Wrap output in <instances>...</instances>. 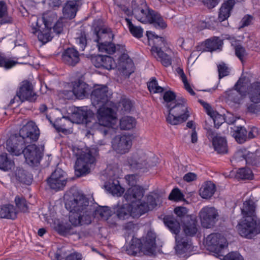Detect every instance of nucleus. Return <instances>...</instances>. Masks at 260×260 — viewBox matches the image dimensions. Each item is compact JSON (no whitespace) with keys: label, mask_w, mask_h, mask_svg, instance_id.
<instances>
[{"label":"nucleus","mask_w":260,"mask_h":260,"mask_svg":"<svg viewBox=\"0 0 260 260\" xmlns=\"http://www.w3.org/2000/svg\"><path fill=\"white\" fill-rule=\"evenodd\" d=\"M218 217L217 210L213 207H204L199 212L201 224L205 228H211L213 226L218 220Z\"/></svg>","instance_id":"f8f14e48"},{"label":"nucleus","mask_w":260,"mask_h":260,"mask_svg":"<svg viewBox=\"0 0 260 260\" xmlns=\"http://www.w3.org/2000/svg\"><path fill=\"white\" fill-rule=\"evenodd\" d=\"M82 4V0L67 1L62 8L63 18L69 19L74 18Z\"/></svg>","instance_id":"4be33fe9"},{"label":"nucleus","mask_w":260,"mask_h":260,"mask_svg":"<svg viewBox=\"0 0 260 260\" xmlns=\"http://www.w3.org/2000/svg\"><path fill=\"white\" fill-rule=\"evenodd\" d=\"M41 20L36 16H32L29 19V23L31 28V31L32 33L35 34L39 32L38 34V38L39 40L42 42L43 44L47 43L52 39L51 36V27H46L42 28L39 25V22H42Z\"/></svg>","instance_id":"9d476101"},{"label":"nucleus","mask_w":260,"mask_h":260,"mask_svg":"<svg viewBox=\"0 0 260 260\" xmlns=\"http://www.w3.org/2000/svg\"><path fill=\"white\" fill-rule=\"evenodd\" d=\"M95 214L106 220L112 215V211L108 206H99L95 210Z\"/></svg>","instance_id":"49530a36"},{"label":"nucleus","mask_w":260,"mask_h":260,"mask_svg":"<svg viewBox=\"0 0 260 260\" xmlns=\"http://www.w3.org/2000/svg\"><path fill=\"white\" fill-rule=\"evenodd\" d=\"M23 153L26 162L31 166L37 165L40 162L42 153L35 144L29 145L23 150Z\"/></svg>","instance_id":"aec40b11"},{"label":"nucleus","mask_w":260,"mask_h":260,"mask_svg":"<svg viewBox=\"0 0 260 260\" xmlns=\"http://www.w3.org/2000/svg\"><path fill=\"white\" fill-rule=\"evenodd\" d=\"M89 86L85 82L78 81L73 84L72 92L78 99H83L88 94Z\"/></svg>","instance_id":"bb28decb"},{"label":"nucleus","mask_w":260,"mask_h":260,"mask_svg":"<svg viewBox=\"0 0 260 260\" xmlns=\"http://www.w3.org/2000/svg\"><path fill=\"white\" fill-rule=\"evenodd\" d=\"M133 15L142 23L153 24L156 28H165L167 27V24L160 15L148 9L147 6L145 8H141L134 11L133 12Z\"/></svg>","instance_id":"20e7f679"},{"label":"nucleus","mask_w":260,"mask_h":260,"mask_svg":"<svg viewBox=\"0 0 260 260\" xmlns=\"http://www.w3.org/2000/svg\"><path fill=\"white\" fill-rule=\"evenodd\" d=\"M233 135L236 140L239 143H243L247 138V132L243 126H237L234 129Z\"/></svg>","instance_id":"37998d69"},{"label":"nucleus","mask_w":260,"mask_h":260,"mask_svg":"<svg viewBox=\"0 0 260 260\" xmlns=\"http://www.w3.org/2000/svg\"><path fill=\"white\" fill-rule=\"evenodd\" d=\"M183 197V195L178 188L173 189L169 196V199L174 201H180Z\"/></svg>","instance_id":"338daca9"},{"label":"nucleus","mask_w":260,"mask_h":260,"mask_svg":"<svg viewBox=\"0 0 260 260\" xmlns=\"http://www.w3.org/2000/svg\"><path fill=\"white\" fill-rule=\"evenodd\" d=\"M11 175L13 177H15L16 179L22 183H27L26 174L25 171L20 167H16V169L13 170Z\"/></svg>","instance_id":"de8ad7c7"},{"label":"nucleus","mask_w":260,"mask_h":260,"mask_svg":"<svg viewBox=\"0 0 260 260\" xmlns=\"http://www.w3.org/2000/svg\"><path fill=\"white\" fill-rule=\"evenodd\" d=\"M37 95L34 90L32 84L27 80L22 81L19 85L16 95L11 100L9 105L16 103L18 105L25 101L34 102L37 99Z\"/></svg>","instance_id":"39448f33"},{"label":"nucleus","mask_w":260,"mask_h":260,"mask_svg":"<svg viewBox=\"0 0 260 260\" xmlns=\"http://www.w3.org/2000/svg\"><path fill=\"white\" fill-rule=\"evenodd\" d=\"M147 6V4L145 0H133L132 2V13L134 11L145 8Z\"/></svg>","instance_id":"69168bd1"},{"label":"nucleus","mask_w":260,"mask_h":260,"mask_svg":"<svg viewBox=\"0 0 260 260\" xmlns=\"http://www.w3.org/2000/svg\"><path fill=\"white\" fill-rule=\"evenodd\" d=\"M114 65V60L111 57L107 55H104L102 68L107 70H110L112 69Z\"/></svg>","instance_id":"0e129e2a"},{"label":"nucleus","mask_w":260,"mask_h":260,"mask_svg":"<svg viewBox=\"0 0 260 260\" xmlns=\"http://www.w3.org/2000/svg\"><path fill=\"white\" fill-rule=\"evenodd\" d=\"M156 53L152 54V55L158 60L160 61L162 64L168 67L172 64V58L168 54L165 53L162 50H157V49H154L153 50Z\"/></svg>","instance_id":"e433bc0d"},{"label":"nucleus","mask_w":260,"mask_h":260,"mask_svg":"<svg viewBox=\"0 0 260 260\" xmlns=\"http://www.w3.org/2000/svg\"><path fill=\"white\" fill-rule=\"evenodd\" d=\"M234 159L237 161L245 160L247 164L256 166L260 163V152L256 151L251 153L245 148H242L235 153Z\"/></svg>","instance_id":"a211bd4d"},{"label":"nucleus","mask_w":260,"mask_h":260,"mask_svg":"<svg viewBox=\"0 0 260 260\" xmlns=\"http://www.w3.org/2000/svg\"><path fill=\"white\" fill-rule=\"evenodd\" d=\"M97 45L99 51L103 53L111 54L115 53L116 51V47L111 42L106 43H101V44H98Z\"/></svg>","instance_id":"09e8293b"},{"label":"nucleus","mask_w":260,"mask_h":260,"mask_svg":"<svg viewBox=\"0 0 260 260\" xmlns=\"http://www.w3.org/2000/svg\"><path fill=\"white\" fill-rule=\"evenodd\" d=\"M209 253L217 257H223V260H244L238 252H232L224 256L228 250V245H203Z\"/></svg>","instance_id":"6e6552de"},{"label":"nucleus","mask_w":260,"mask_h":260,"mask_svg":"<svg viewBox=\"0 0 260 260\" xmlns=\"http://www.w3.org/2000/svg\"><path fill=\"white\" fill-rule=\"evenodd\" d=\"M110 94L106 86H99L95 87L91 92V100L93 106L101 107L108 103Z\"/></svg>","instance_id":"dca6fc26"},{"label":"nucleus","mask_w":260,"mask_h":260,"mask_svg":"<svg viewBox=\"0 0 260 260\" xmlns=\"http://www.w3.org/2000/svg\"><path fill=\"white\" fill-rule=\"evenodd\" d=\"M147 36L148 38L149 44L151 43L153 44L151 48L152 54H155L156 52L153 50L156 48L157 50H162V49L166 47V42L164 38L159 37L158 36L155 35L152 31H147Z\"/></svg>","instance_id":"393cba45"},{"label":"nucleus","mask_w":260,"mask_h":260,"mask_svg":"<svg viewBox=\"0 0 260 260\" xmlns=\"http://www.w3.org/2000/svg\"><path fill=\"white\" fill-rule=\"evenodd\" d=\"M165 224L172 233L177 234L180 231V225L178 221L173 217H167L165 219Z\"/></svg>","instance_id":"c03bdc74"},{"label":"nucleus","mask_w":260,"mask_h":260,"mask_svg":"<svg viewBox=\"0 0 260 260\" xmlns=\"http://www.w3.org/2000/svg\"><path fill=\"white\" fill-rule=\"evenodd\" d=\"M238 229L241 236L251 239L260 233V220L256 216L243 217L238 224Z\"/></svg>","instance_id":"423d86ee"},{"label":"nucleus","mask_w":260,"mask_h":260,"mask_svg":"<svg viewBox=\"0 0 260 260\" xmlns=\"http://www.w3.org/2000/svg\"><path fill=\"white\" fill-rule=\"evenodd\" d=\"M42 18L44 26L51 27V23L57 19V16L53 12L48 11L43 14Z\"/></svg>","instance_id":"3c124183"},{"label":"nucleus","mask_w":260,"mask_h":260,"mask_svg":"<svg viewBox=\"0 0 260 260\" xmlns=\"http://www.w3.org/2000/svg\"><path fill=\"white\" fill-rule=\"evenodd\" d=\"M235 43L234 44L232 42V45L234 46L235 54L242 62H243L247 55V53L242 46L237 45L236 41H235Z\"/></svg>","instance_id":"5fc2aeb1"},{"label":"nucleus","mask_w":260,"mask_h":260,"mask_svg":"<svg viewBox=\"0 0 260 260\" xmlns=\"http://www.w3.org/2000/svg\"><path fill=\"white\" fill-rule=\"evenodd\" d=\"M65 206L70 212L69 218L71 224H59V233L62 234L68 233L71 230L72 225L76 227L91 223L93 210L89 206L88 199L83 193L76 192L73 194V198L66 202Z\"/></svg>","instance_id":"f257e3e1"},{"label":"nucleus","mask_w":260,"mask_h":260,"mask_svg":"<svg viewBox=\"0 0 260 260\" xmlns=\"http://www.w3.org/2000/svg\"><path fill=\"white\" fill-rule=\"evenodd\" d=\"M185 99L181 97L175 100V103L169 107L166 117L168 123L177 125L185 121L189 116Z\"/></svg>","instance_id":"7ed1b4c3"},{"label":"nucleus","mask_w":260,"mask_h":260,"mask_svg":"<svg viewBox=\"0 0 260 260\" xmlns=\"http://www.w3.org/2000/svg\"><path fill=\"white\" fill-rule=\"evenodd\" d=\"M146 207L141 206V207H135L130 204H125L118 205L115 211L117 217L120 219H127L129 216L134 218L140 217L146 211Z\"/></svg>","instance_id":"1a4fd4ad"},{"label":"nucleus","mask_w":260,"mask_h":260,"mask_svg":"<svg viewBox=\"0 0 260 260\" xmlns=\"http://www.w3.org/2000/svg\"><path fill=\"white\" fill-rule=\"evenodd\" d=\"M99 107L96 112L98 122H96L91 111H89L88 114L87 112H82V122L85 123L87 126L92 129L98 128L100 125L115 128L118 121L116 113L112 108L105 105Z\"/></svg>","instance_id":"f03ea898"},{"label":"nucleus","mask_w":260,"mask_h":260,"mask_svg":"<svg viewBox=\"0 0 260 260\" xmlns=\"http://www.w3.org/2000/svg\"><path fill=\"white\" fill-rule=\"evenodd\" d=\"M175 254L180 257H184L190 255L192 251V245H175L174 247Z\"/></svg>","instance_id":"c9c22d12"},{"label":"nucleus","mask_w":260,"mask_h":260,"mask_svg":"<svg viewBox=\"0 0 260 260\" xmlns=\"http://www.w3.org/2000/svg\"><path fill=\"white\" fill-rule=\"evenodd\" d=\"M119 106L123 112H129L133 107V104L129 100L122 99L119 103Z\"/></svg>","instance_id":"e2e57ef3"},{"label":"nucleus","mask_w":260,"mask_h":260,"mask_svg":"<svg viewBox=\"0 0 260 260\" xmlns=\"http://www.w3.org/2000/svg\"><path fill=\"white\" fill-rule=\"evenodd\" d=\"M136 119L131 116H124L119 121L120 128L123 130H129L136 126Z\"/></svg>","instance_id":"ea45409f"},{"label":"nucleus","mask_w":260,"mask_h":260,"mask_svg":"<svg viewBox=\"0 0 260 260\" xmlns=\"http://www.w3.org/2000/svg\"><path fill=\"white\" fill-rule=\"evenodd\" d=\"M217 67L219 79H221V78H223L229 75V68L224 63H221L219 64Z\"/></svg>","instance_id":"774afa93"},{"label":"nucleus","mask_w":260,"mask_h":260,"mask_svg":"<svg viewBox=\"0 0 260 260\" xmlns=\"http://www.w3.org/2000/svg\"><path fill=\"white\" fill-rule=\"evenodd\" d=\"M93 150H86L77 158L75 165L76 175L79 177L90 172L95 162V157L92 155Z\"/></svg>","instance_id":"0eeeda50"},{"label":"nucleus","mask_w":260,"mask_h":260,"mask_svg":"<svg viewBox=\"0 0 260 260\" xmlns=\"http://www.w3.org/2000/svg\"><path fill=\"white\" fill-rule=\"evenodd\" d=\"M236 177L241 179H252L253 174L250 169L242 168L237 171Z\"/></svg>","instance_id":"4d7b16f0"},{"label":"nucleus","mask_w":260,"mask_h":260,"mask_svg":"<svg viewBox=\"0 0 260 260\" xmlns=\"http://www.w3.org/2000/svg\"><path fill=\"white\" fill-rule=\"evenodd\" d=\"M75 39L76 43L79 46V50L83 51L87 44V40L85 32L81 30H79V32L77 33Z\"/></svg>","instance_id":"603ef678"},{"label":"nucleus","mask_w":260,"mask_h":260,"mask_svg":"<svg viewBox=\"0 0 260 260\" xmlns=\"http://www.w3.org/2000/svg\"><path fill=\"white\" fill-rule=\"evenodd\" d=\"M144 190L143 187L139 185H135L129 188L124 194L125 199L131 202L132 206L136 207L141 203H142V199L144 197Z\"/></svg>","instance_id":"6ab92c4d"},{"label":"nucleus","mask_w":260,"mask_h":260,"mask_svg":"<svg viewBox=\"0 0 260 260\" xmlns=\"http://www.w3.org/2000/svg\"><path fill=\"white\" fill-rule=\"evenodd\" d=\"M127 162L132 169L147 168L148 165V156L142 150H138L127 159Z\"/></svg>","instance_id":"f3484780"},{"label":"nucleus","mask_w":260,"mask_h":260,"mask_svg":"<svg viewBox=\"0 0 260 260\" xmlns=\"http://www.w3.org/2000/svg\"><path fill=\"white\" fill-rule=\"evenodd\" d=\"M163 99L165 103V106L167 109L174 104L175 103V100H177L175 92L171 90L166 91L164 93Z\"/></svg>","instance_id":"8fccbe9b"},{"label":"nucleus","mask_w":260,"mask_h":260,"mask_svg":"<svg viewBox=\"0 0 260 260\" xmlns=\"http://www.w3.org/2000/svg\"><path fill=\"white\" fill-rule=\"evenodd\" d=\"M197 221L195 219L189 218L183 226V230L186 235L193 236L198 231Z\"/></svg>","instance_id":"a19ab883"},{"label":"nucleus","mask_w":260,"mask_h":260,"mask_svg":"<svg viewBox=\"0 0 260 260\" xmlns=\"http://www.w3.org/2000/svg\"><path fill=\"white\" fill-rule=\"evenodd\" d=\"M235 4V0H228L222 4L219 13V21H223L230 16L231 11Z\"/></svg>","instance_id":"c756f323"},{"label":"nucleus","mask_w":260,"mask_h":260,"mask_svg":"<svg viewBox=\"0 0 260 260\" xmlns=\"http://www.w3.org/2000/svg\"><path fill=\"white\" fill-rule=\"evenodd\" d=\"M225 238L220 234L212 233L206 238V244H226Z\"/></svg>","instance_id":"79ce46f5"},{"label":"nucleus","mask_w":260,"mask_h":260,"mask_svg":"<svg viewBox=\"0 0 260 260\" xmlns=\"http://www.w3.org/2000/svg\"><path fill=\"white\" fill-rule=\"evenodd\" d=\"M40 136V131L36 123L33 121H28L19 130V136L26 144L37 141Z\"/></svg>","instance_id":"9b49d317"},{"label":"nucleus","mask_w":260,"mask_h":260,"mask_svg":"<svg viewBox=\"0 0 260 260\" xmlns=\"http://www.w3.org/2000/svg\"><path fill=\"white\" fill-rule=\"evenodd\" d=\"M21 137L11 136L6 141V149L13 155L18 156L22 153L25 144Z\"/></svg>","instance_id":"412c9836"},{"label":"nucleus","mask_w":260,"mask_h":260,"mask_svg":"<svg viewBox=\"0 0 260 260\" xmlns=\"http://www.w3.org/2000/svg\"><path fill=\"white\" fill-rule=\"evenodd\" d=\"M105 187L110 193L117 197L121 196L124 192V189L120 185L118 180L109 182L105 185Z\"/></svg>","instance_id":"72a5a7b5"},{"label":"nucleus","mask_w":260,"mask_h":260,"mask_svg":"<svg viewBox=\"0 0 260 260\" xmlns=\"http://www.w3.org/2000/svg\"><path fill=\"white\" fill-rule=\"evenodd\" d=\"M156 245H124L122 251L133 256L152 255L156 252Z\"/></svg>","instance_id":"ddd939ff"},{"label":"nucleus","mask_w":260,"mask_h":260,"mask_svg":"<svg viewBox=\"0 0 260 260\" xmlns=\"http://www.w3.org/2000/svg\"><path fill=\"white\" fill-rule=\"evenodd\" d=\"M112 148L116 153L123 154L127 153L132 145V139L130 135H117L112 141Z\"/></svg>","instance_id":"4468645a"},{"label":"nucleus","mask_w":260,"mask_h":260,"mask_svg":"<svg viewBox=\"0 0 260 260\" xmlns=\"http://www.w3.org/2000/svg\"><path fill=\"white\" fill-rule=\"evenodd\" d=\"M147 202L143 201L140 205H138L139 206H137L138 207H141V206L146 207V211H144V214L149 210L153 209L156 205L155 200L152 196H148L147 197Z\"/></svg>","instance_id":"13d9d810"},{"label":"nucleus","mask_w":260,"mask_h":260,"mask_svg":"<svg viewBox=\"0 0 260 260\" xmlns=\"http://www.w3.org/2000/svg\"><path fill=\"white\" fill-rule=\"evenodd\" d=\"M15 162L6 153L0 154V170L4 172L12 171L15 169Z\"/></svg>","instance_id":"c85d7f7f"},{"label":"nucleus","mask_w":260,"mask_h":260,"mask_svg":"<svg viewBox=\"0 0 260 260\" xmlns=\"http://www.w3.org/2000/svg\"><path fill=\"white\" fill-rule=\"evenodd\" d=\"M67 181L66 173L62 169L57 168L47 179V184L50 188L57 191L63 189Z\"/></svg>","instance_id":"2eb2a0df"},{"label":"nucleus","mask_w":260,"mask_h":260,"mask_svg":"<svg viewBox=\"0 0 260 260\" xmlns=\"http://www.w3.org/2000/svg\"><path fill=\"white\" fill-rule=\"evenodd\" d=\"M125 20L128 25L129 30L132 35L137 38H141L143 36V29L140 26L134 25L129 19L126 18Z\"/></svg>","instance_id":"a18cd8bd"},{"label":"nucleus","mask_w":260,"mask_h":260,"mask_svg":"<svg viewBox=\"0 0 260 260\" xmlns=\"http://www.w3.org/2000/svg\"><path fill=\"white\" fill-rule=\"evenodd\" d=\"M93 33L96 36L95 41L98 43V44H100L101 43H106L111 42L114 38V34L111 29L108 27L102 28L98 30L97 28H95Z\"/></svg>","instance_id":"b1692460"},{"label":"nucleus","mask_w":260,"mask_h":260,"mask_svg":"<svg viewBox=\"0 0 260 260\" xmlns=\"http://www.w3.org/2000/svg\"><path fill=\"white\" fill-rule=\"evenodd\" d=\"M177 73L179 76H180V78L181 79L184 88L185 89L192 95H194L195 94V92L192 90L191 87H190L189 84L187 82V78L185 75L184 73V72L182 69L180 68H178L176 69Z\"/></svg>","instance_id":"6e6d98bb"},{"label":"nucleus","mask_w":260,"mask_h":260,"mask_svg":"<svg viewBox=\"0 0 260 260\" xmlns=\"http://www.w3.org/2000/svg\"><path fill=\"white\" fill-rule=\"evenodd\" d=\"M212 144L215 151L218 153L228 152L227 142L224 137L216 136L212 138Z\"/></svg>","instance_id":"2f4dec72"},{"label":"nucleus","mask_w":260,"mask_h":260,"mask_svg":"<svg viewBox=\"0 0 260 260\" xmlns=\"http://www.w3.org/2000/svg\"><path fill=\"white\" fill-rule=\"evenodd\" d=\"M242 91L234 87L224 92V96L226 102L230 105L239 104L243 95Z\"/></svg>","instance_id":"a878e982"},{"label":"nucleus","mask_w":260,"mask_h":260,"mask_svg":"<svg viewBox=\"0 0 260 260\" xmlns=\"http://www.w3.org/2000/svg\"><path fill=\"white\" fill-rule=\"evenodd\" d=\"M62 59L64 63L74 66L80 61V54L74 48H69L63 52Z\"/></svg>","instance_id":"5701e85b"},{"label":"nucleus","mask_w":260,"mask_h":260,"mask_svg":"<svg viewBox=\"0 0 260 260\" xmlns=\"http://www.w3.org/2000/svg\"><path fill=\"white\" fill-rule=\"evenodd\" d=\"M255 205L254 202L251 200H247L243 203V207L241 208V212L243 217L248 216H255Z\"/></svg>","instance_id":"f704fd0d"},{"label":"nucleus","mask_w":260,"mask_h":260,"mask_svg":"<svg viewBox=\"0 0 260 260\" xmlns=\"http://www.w3.org/2000/svg\"><path fill=\"white\" fill-rule=\"evenodd\" d=\"M13 21L12 18L9 15L8 8L6 3L3 1L0 2V23H10Z\"/></svg>","instance_id":"58836bf2"},{"label":"nucleus","mask_w":260,"mask_h":260,"mask_svg":"<svg viewBox=\"0 0 260 260\" xmlns=\"http://www.w3.org/2000/svg\"><path fill=\"white\" fill-rule=\"evenodd\" d=\"M15 203L19 211L22 212L28 211V208L27 202L24 197L16 196L15 199Z\"/></svg>","instance_id":"864d4df0"},{"label":"nucleus","mask_w":260,"mask_h":260,"mask_svg":"<svg viewBox=\"0 0 260 260\" xmlns=\"http://www.w3.org/2000/svg\"><path fill=\"white\" fill-rule=\"evenodd\" d=\"M147 86L149 91L154 93H161L164 90L162 87L158 85L155 78H153L151 81L147 83Z\"/></svg>","instance_id":"bf43d9fd"},{"label":"nucleus","mask_w":260,"mask_h":260,"mask_svg":"<svg viewBox=\"0 0 260 260\" xmlns=\"http://www.w3.org/2000/svg\"><path fill=\"white\" fill-rule=\"evenodd\" d=\"M215 191V185L211 181L205 182L200 189V195L203 199H209Z\"/></svg>","instance_id":"473e14b6"},{"label":"nucleus","mask_w":260,"mask_h":260,"mask_svg":"<svg viewBox=\"0 0 260 260\" xmlns=\"http://www.w3.org/2000/svg\"><path fill=\"white\" fill-rule=\"evenodd\" d=\"M18 211L11 204L0 206V218L15 219L17 217Z\"/></svg>","instance_id":"cd10ccee"},{"label":"nucleus","mask_w":260,"mask_h":260,"mask_svg":"<svg viewBox=\"0 0 260 260\" xmlns=\"http://www.w3.org/2000/svg\"><path fill=\"white\" fill-rule=\"evenodd\" d=\"M17 63V61L5 57L0 53V67H3L6 69H10Z\"/></svg>","instance_id":"052dcab7"},{"label":"nucleus","mask_w":260,"mask_h":260,"mask_svg":"<svg viewBox=\"0 0 260 260\" xmlns=\"http://www.w3.org/2000/svg\"><path fill=\"white\" fill-rule=\"evenodd\" d=\"M248 94L251 102L253 103H260V82H255L250 85Z\"/></svg>","instance_id":"7c9ffc66"},{"label":"nucleus","mask_w":260,"mask_h":260,"mask_svg":"<svg viewBox=\"0 0 260 260\" xmlns=\"http://www.w3.org/2000/svg\"><path fill=\"white\" fill-rule=\"evenodd\" d=\"M122 68L120 69L123 75L129 76L133 72V63L130 60L127 61L126 63L122 64Z\"/></svg>","instance_id":"680f3d73"},{"label":"nucleus","mask_w":260,"mask_h":260,"mask_svg":"<svg viewBox=\"0 0 260 260\" xmlns=\"http://www.w3.org/2000/svg\"><path fill=\"white\" fill-rule=\"evenodd\" d=\"M222 44L221 40L218 37H213L205 42V47L208 51H213L220 49Z\"/></svg>","instance_id":"4c0bfd02"}]
</instances>
